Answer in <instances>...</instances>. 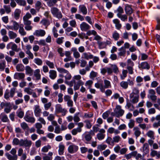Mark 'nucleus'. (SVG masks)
Returning a JSON list of instances; mask_svg holds the SVG:
<instances>
[{"instance_id":"obj_41","label":"nucleus","mask_w":160,"mask_h":160,"mask_svg":"<svg viewBox=\"0 0 160 160\" xmlns=\"http://www.w3.org/2000/svg\"><path fill=\"white\" fill-rule=\"evenodd\" d=\"M112 38L115 41H117L119 38L120 35L116 31H115L112 34Z\"/></svg>"},{"instance_id":"obj_24","label":"nucleus","mask_w":160,"mask_h":160,"mask_svg":"<svg viewBox=\"0 0 160 160\" xmlns=\"http://www.w3.org/2000/svg\"><path fill=\"white\" fill-rule=\"evenodd\" d=\"M40 72V69H37L35 70L33 72V75L36 78V80H40L41 78V75Z\"/></svg>"},{"instance_id":"obj_40","label":"nucleus","mask_w":160,"mask_h":160,"mask_svg":"<svg viewBox=\"0 0 160 160\" xmlns=\"http://www.w3.org/2000/svg\"><path fill=\"white\" fill-rule=\"evenodd\" d=\"M40 24L45 26L46 28H47L48 26L50 24V22L48 20L43 18L40 21Z\"/></svg>"},{"instance_id":"obj_52","label":"nucleus","mask_w":160,"mask_h":160,"mask_svg":"<svg viewBox=\"0 0 160 160\" xmlns=\"http://www.w3.org/2000/svg\"><path fill=\"white\" fill-rule=\"evenodd\" d=\"M82 131V129L77 128L73 129L71 131L72 134L73 135H76L78 132L80 133Z\"/></svg>"},{"instance_id":"obj_16","label":"nucleus","mask_w":160,"mask_h":160,"mask_svg":"<svg viewBox=\"0 0 160 160\" xmlns=\"http://www.w3.org/2000/svg\"><path fill=\"white\" fill-rule=\"evenodd\" d=\"M25 77V73L22 72H16L13 76L14 79L18 80H23Z\"/></svg>"},{"instance_id":"obj_25","label":"nucleus","mask_w":160,"mask_h":160,"mask_svg":"<svg viewBox=\"0 0 160 160\" xmlns=\"http://www.w3.org/2000/svg\"><path fill=\"white\" fill-rule=\"evenodd\" d=\"M18 32L22 36H24L27 34V32L24 28V25L23 24H20V27L18 28Z\"/></svg>"},{"instance_id":"obj_48","label":"nucleus","mask_w":160,"mask_h":160,"mask_svg":"<svg viewBox=\"0 0 160 160\" xmlns=\"http://www.w3.org/2000/svg\"><path fill=\"white\" fill-rule=\"evenodd\" d=\"M34 62L38 66H41L42 64V61L41 59L37 58L33 60Z\"/></svg>"},{"instance_id":"obj_2","label":"nucleus","mask_w":160,"mask_h":160,"mask_svg":"<svg viewBox=\"0 0 160 160\" xmlns=\"http://www.w3.org/2000/svg\"><path fill=\"white\" fill-rule=\"evenodd\" d=\"M51 12L54 17L58 19H61L62 18V15L60 11L57 8L52 7L51 9Z\"/></svg>"},{"instance_id":"obj_13","label":"nucleus","mask_w":160,"mask_h":160,"mask_svg":"<svg viewBox=\"0 0 160 160\" xmlns=\"http://www.w3.org/2000/svg\"><path fill=\"white\" fill-rule=\"evenodd\" d=\"M105 130L103 129H101L99 130V132L97 135V137L99 140H103L105 137Z\"/></svg>"},{"instance_id":"obj_39","label":"nucleus","mask_w":160,"mask_h":160,"mask_svg":"<svg viewBox=\"0 0 160 160\" xmlns=\"http://www.w3.org/2000/svg\"><path fill=\"white\" fill-rule=\"evenodd\" d=\"M57 2V0H49L47 2V4L49 7H51L54 6Z\"/></svg>"},{"instance_id":"obj_44","label":"nucleus","mask_w":160,"mask_h":160,"mask_svg":"<svg viewBox=\"0 0 160 160\" xmlns=\"http://www.w3.org/2000/svg\"><path fill=\"white\" fill-rule=\"evenodd\" d=\"M6 66V61L4 60H2L0 61V71H3Z\"/></svg>"},{"instance_id":"obj_50","label":"nucleus","mask_w":160,"mask_h":160,"mask_svg":"<svg viewBox=\"0 0 160 160\" xmlns=\"http://www.w3.org/2000/svg\"><path fill=\"white\" fill-rule=\"evenodd\" d=\"M111 67L112 71L115 73H117L119 72L118 68L115 64H111Z\"/></svg>"},{"instance_id":"obj_59","label":"nucleus","mask_w":160,"mask_h":160,"mask_svg":"<svg viewBox=\"0 0 160 160\" xmlns=\"http://www.w3.org/2000/svg\"><path fill=\"white\" fill-rule=\"evenodd\" d=\"M1 121L4 122H9L10 121L8 118L7 116L6 115L4 114L2 116L1 118Z\"/></svg>"},{"instance_id":"obj_46","label":"nucleus","mask_w":160,"mask_h":160,"mask_svg":"<svg viewBox=\"0 0 160 160\" xmlns=\"http://www.w3.org/2000/svg\"><path fill=\"white\" fill-rule=\"evenodd\" d=\"M139 91L138 89L136 88H134L132 89V92L130 94V97H133V95H138Z\"/></svg>"},{"instance_id":"obj_32","label":"nucleus","mask_w":160,"mask_h":160,"mask_svg":"<svg viewBox=\"0 0 160 160\" xmlns=\"http://www.w3.org/2000/svg\"><path fill=\"white\" fill-rule=\"evenodd\" d=\"M133 130L134 131V134L136 138H137L141 134V131L139 128L137 127H134Z\"/></svg>"},{"instance_id":"obj_45","label":"nucleus","mask_w":160,"mask_h":160,"mask_svg":"<svg viewBox=\"0 0 160 160\" xmlns=\"http://www.w3.org/2000/svg\"><path fill=\"white\" fill-rule=\"evenodd\" d=\"M9 37L10 39H14L17 37V34L12 31H9L8 32Z\"/></svg>"},{"instance_id":"obj_51","label":"nucleus","mask_w":160,"mask_h":160,"mask_svg":"<svg viewBox=\"0 0 160 160\" xmlns=\"http://www.w3.org/2000/svg\"><path fill=\"white\" fill-rule=\"evenodd\" d=\"M143 78L140 76H138L136 78V82L138 83V86H140L141 85V83L143 81Z\"/></svg>"},{"instance_id":"obj_11","label":"nucleus","mask_w":160,"mask_h":160,"mask_svg":"<svg viewBox=\"0 0 160 160\" xmlns=\"http://www.w3.org/2000/svg\"><path fill=\"white\" fill-rule=\"evenodd\" d=\"M155 91L152 89L149 90L148 94V98L150 99L152 101H156L157 99V97L155 95Z\"/></svg>"},{"instance_id":"obj_6","label":"nucleus","mask_w":160,"mask_h":160,"mask_svg":"<svg viewBox=\"0 0 160 160\" xmlns=\"http://www.w3.org/2000/svg\"><path fill=\"white\" fill-rule=\"evenodd\" d=\"M55 112L57 113H62L63 116H65L67 112L65 108H63L61 105L59 104H56L55 107Z\"/></svg>"},{"instance_id":"obj_56","label":"nucleus","mask_w":160,"mask_h":160,"mask_svg":"<svg viewBox=\"0 0 160 160\" xmlns=\"http://www.w3.org/2000/svg\"><path fill=\"white\" fill-rule=\"evenodd\" d=\"M16 2L20 6H25L26 2L25 0H15Z\"/></svg>"},{"instance_id":"obj_27","label":"nucleus","mask_w":160,"mask_h":160,"mask_svg":"<svg viewBox=\"0 0 160 160\" xmlns=\"http://www.w3.org/2000/svg\"><path fill=\"white\" fill-rule=\"evenodd\" d=\"M113 23L115 24L116 28L118 30L120 29L122 27V24L120 21L118 19H115L113 20Z\"/></svg>"},{"instance_id":"obj_3","label":"nucleus","mask_w":160,"mask_h":160,"mask_svg":"<svg viewBox=\"0 0 160 160\" xmlns=\"http://www.w3.org/2000/svg\"><path fill=\"white\" fill-rule=\"evenodd\" d=\"M16 89V88H12L10 89V92L7 90H6L4 94V98L8 100L10 97H13L15 93Z\"/></svg>"},{"instance_id":"obj_37","label":"nucleus","mask_w":160,"mask_h":160,"mask_svg":"<svg viewBox=\"0 0 160 160\" xmlns=\"http://www.w3.org/2000/svg\"><path fill=\"white\" fill-rule=\"evenodd\" d=\"M139 97L138 95H133V97H130L131 102L133 104L137 103L138 101Z\"/></svg>"},{"instance_id":"obj_43","label":"nucleus","mask_w":160,"mask_h":160,"mask_svg":"<svg viewBox=\"0 0 160 160\" xmlns=\"http://www.w3.org/2000/svg\"><path fill=\"white\" fill-rule=\"evenodd\" d=\"M104 85L105 89L106 88H111V85L110 82L106 79L104 80Z\"/></svg>"},{"instance_id":"obj_26","label":"nucleus","mask_w":160,"mask_h":160,"mask_svg":"<svg viewBox=\"0 0 160 160\" xmlns=\"http://www.w3.org/2000/svg\"><path fill=\"white\" fill-rule=\"evenodd\" d=\"M142 151L145 155L148 154L149 152V147L148 144L145 143L143 144L142 147Z\"/></svg>"},{"instance_id":"obj_60","label":"nucleus","mask_w":160,"mask_h":160,"mask_svg":"<svg viewBox=\"0 0 160 160\" xmlns=\"http://www.w3.org/2000/svg\"><path fill=\"white\" fill-rule=\"evenodd\" d=\"M107 146L105 144H100L98 145L97 148L100 151H102L105 150Z\"/></svg>"},{"instance_id":"obj_57","label":"nucleus","mask_w":160,"mask_h":160,"mask_svg":"<svg viewBox=\"0 0 160 160\" xmlns=\"http://www.w3.org/2000/svg\"><path fill=\"white\" fill-rule=\"evenodd\" d=\"M118 17L123 21H125V20H127L128 19L127 16L125 14H118Z\"/></svg>"},{"instance_id":"obj_38","label":"nucleus","mask_w":160,"mask_h":160,"mask_svg":"<svg viewBox=\"0 0 160 160\" xmlns=\"http://www.w3.org/2000/svg\"><path fill=\"white\" fill-rule=\"evenodd\" d=\"M16 69L18 72H23L25 68L22 64H18L16 66Z\"/></svg>"},{"instance_id":"obj_5","label":"nucleus","mask_w":160,"mask_h":160,"mask_svg":"<svg viewBox=\"0 0 160 160\" xmlns=\"http://www.w3.org/2000/svg\"><path fill=\"white\" fill-rule=\"evenodd\" d=\"M11 23L12 24V25H7L6 28L8 30L10 29L15 31H17L20 27V24L15 21L12 20L11 21Z\"/></svg>"},{"instance_id":"obj_54","label":"nucleus","mask_w":160,"mask_h":160,"mask_svg":"<svg viewBox=\"0 0 160 160\" xmlns=\"http://www.w3.org/2000/svg\"><path fill=\"white\" fill-rule=\"evenodd\" d=\"M51 148V146L49 145H48L44 146L42 149L41 151L44 152H47L48 151V150L50 149Z\"/></svg>"},{"instance_id":"obj_58","label":"nucleus","mask_w":160,"mask_h":160,"mask_svg":"<svg viewBox=\"0 0 160 160\" xmlns=\"http://www.w3.org/2000/svg\"><path fill=\"white\" fill-rule=\"evenodd\" d=\"M57 52L60 54V56L61 57H63L64 55V53L63 52V49L61 47H58Z\"/></svg>"},{"instance_id":"obj_28","label":"nucleus","mask_w":160,"mask_h":160,"mask_svg":"<svg viewBox=\"0 0 160 160\" xmlns=\"http://www.w3.org/2000/svg\"><path fill=\"white\" fill-rule=\"evenodd\" d=\"M58 153L60 155H62L63 154L64 150L65 148L64 145L62 144V143H60L58 146Z\"/></svg>"},{"instance_id":"obj_62","label":"nucleus","mask_w":160,"mask_h":160,"mask_svg":"<svg viewBox=\"0 0 160 160\" xmlns=\"http://www.w3.org/2000/svg\"><path fill=\"white\" fill-rule=\"evenodd\" d=\"M127 71L126 70H123L122 75H121V78L122 80L124 79L127 76Z\"/></svg>"},{"instance_id":"obj_15","label":"nucleus","mask_w":160,"mask_h":160,"mask_svg":"<svg viewBox=\"0 0 160 160\" xmlns=\"http://www.w3.org/2000/svg\"><path fill=\"white\" fill-rule=\"evenodd\" d=\"M46 33V32L45 30L42 29H39L35 30L33 34L38 37H42L45 36Z\"/></svg>"},{"instance_id":"obj_31","label":"nucleus","mask_w":160,"mask_h":160,"mask_svg":"<svg viewBox=\"0 0 160 160\" xmlns=\"http://www.w3.org/2000/svg\"><path fill=\"white\" fill-rule=\"evenodd\" d=\"M94 135V133L92 132V131L91 130L89 132V133L86 134L85 136V138L86 141H90L92 138V137L91 136V135Z\"/></svg>"},{"instance_id":"obj_29","label":"nucleus","mask_w":160,"mask_h":160,"mask_svg":"<svg viewBox=\"0 0 160 160\" xmlns=\"http://www.w3.org/2000/svg\"><path fill=\"white\" fill-rule=\"evenodd\" d=\"M25 71L26 74L30 76L32 75L33 72V70L29 66H27L25 67Z\"/></svg>"},{"instance_id":"obj_20","label":"nucleus","mask_w":160,"mask_h":160,"mask_svg":"<svg viewBox=\"0 0 160 160\" xmlns=\"http://www.w3.org/2000/svg\"><path fill=\"white\" fill-rule=\"evenodd\" d=\"M125 11L126 13L128 15H130L133 13V10L131 6L128 4L125 5Z\"/></svg>"},{"instance_id":"obj_22","label":"nucleus","mask_w":160,"mask_h":160,"mask_svg":"<svg viewBox=\"0 0 160 160\" xmlns=\"http://www.w3.org/2000/svg\"><path fill=\"white\" fill-rule=\"evenodd\" d=\"M93 58V55L90 52H83L82 55V58L87 60L92 59Z\"/></svg>"},{"instance_id":"obj_64","label":"nucleus","mask_w":160,"mask_h":160,"mask_svg":"<svg viewBox=\"0 0 160 160\" xmlns=\"http://www.w3.org/2000/svg\"><path fill=\"white\" fill-rule=\"evenodd\" d=\"M4 8L7 13H9L11 11L10 5H5L3 6Z\"/></svg>"},{"instance_id":"obj_53","label":"nucleus","mask_w":160,"mask_h":160,"mask_svg":"<svg viewBox=\"0 0 160 160\" xmlns=\"http://www.w3.org/2000/svg\"><path fill=\"white\" fill-rule=\"evenodd\" d=\"M45 62L46 65H48L50 68L53 69L54 68V64L53 62H51L48 60H46Z\"/></svg>"},{"instance_id":"obj_23","label":"nucleus","mask_w":160,"mask_h":160,"mask_svg":"<svg viewBox=\"0 0 160 160\" xmlns=\"http://www.w3.org/2000/svg\"><path fill=\"white\" fill-rule=\"evenodd\" d=\"M150 155L152 157L156 156V158L159 159L160 158V152L151 149Z\"/></svg>"},{"instance_id":"obj_30","label":"nucleus","mask_w":160,"mask_h":160,"mask_svg":"<svg viewBox=\"0 0 160 160\" xmlns=\"http://www.w3.org/2000/svg\"><path fill=\"white\" fill-rule=\"evenodd\" d=\"M5 155L9 160H17L18 159L17 155L12 156L8 152L6 153Z\"/></svg>"},{"instance_id":"obj_17","label":"nucleus","mask_w":160,"mask_h":160,"mask_svg":"<svg viewBox=\"0 0 160 160\" xmlns=\"http://www.w3.org/2000/svg\"><path fill=\"white\" fill-rule=\"evenodd\" d=\"M95 87L98 89H99L102 92H105V89L102 82H98L95 84Z\"/></svg>"},{"instance_id":"obj_1","label":"nucleus","mask_w":160,"mask_h":160,"mask_svg":"<svg viewBox=\"0 0 160 160\" xmlns=\"http://www.w3.org/2000/svg\"><path fill=\"white\" fill-rule=\"evenodd\" d=\"M81 77L79 75H75L73 77L72 79L76 82L73 87L74 90H78L80 86H82L84 84V82L81 80Z\"/></svg>"},{"instance_id":"obj_21","label":"nucleus","mask_w":160,"mask_h":160,"mask_svg":"<svg viewBox=\"0 0 160 160\" xmlns=\"http://www.w3.org/2000/svg\"><path fill=\"white\" fill-rule=\"evenodd\" d=\"M79 10L84 15H86L88 12L87 9L86 7L84 5H81L79 6Z\"/></svg>"},{"instance_id":"obj_4","label":"nucleus","mask_w":160,"mask_h":160,"mask_svg":"<svg viewBox=\"0 0 160 160\" xmlns=\"http://www.w3.org/2000/svg\"><path fill=\"white\" fill-rule=\"evenodd\" d=\"M1 106L2 107H5L4 111L6 113H8L10 112L12 109V106L10 102H2L0 103Z\"/></svg>"},{"instance_id":"obj_42","label":"nucleus","mask_w":160,"mask_h":160,"mask_svg":"<svg viewBox=\"0 0 160 160\" xmlns=\"http://www.w3.org/2000/svg\"><path fill=\"white\" fill-rule=\"evenodd\" d=\"M20 126L22 128L24 131H28L29 128L28 124L25 122H22L20 123Z\"/></svg>"},{"instance_id":"obj_55","label":"nucleus","mask_w":160,"mask_h":160,"mask_svg":"<svg viewBox=\"0 0 160 160\" xmlns=\"http://www.w3.org/2000/svg\"><path fill=\"white\" fill-rule=\"evenodd\" d=\"M118 12L117 15L118 16V14L121 15L122 14V13H123L124 10L123 8L121 6H120L118 8L116 12Z\"/></svg>"},{"instance_id":"obj_61","label":"nucleus","mask_w":160,"mask_h":160,"mask_svg":"<svg viewBox=\"0 0 160 160\" xmlns=\"http://www.w3.org/2000/svg\"><path fill=\"white\" fill-rule=\"evenodd\" d=\"M121 140V138L119 136H116L113 138L112 142L118 143Z\"/></svg>"},{"instance_id":"obj_49","label":"nucleus","mask_w":160,"mask_h":160,"mask_svg":"<svg viewBox=\"0 0 160 160\" xmlns=\"http://www.w3.org/2000/svg\"><path fill=\"white\" fill-rule=\"evenodd\" d=\"M147 135L151 139L154 140L155 139L154 137V132L152 130L149 131L146 133Z\"/></svg>"},{"instance_id":"obj_9","label":"nucleus","mask_w":160,"mask_h":160,"mask_svg":"<svg viewBox=\"0 0 160 160\" xmlns=\"http://www.w3.org/2000/svg\"><path fill=\"white\" fill-rule=\"evenodd\" d=\"M21 147H24L26 149L27 148L29 149L32 145V142L30 140L27 139H21Z\"/></svg>"},{"instance_id":"obj_63","label":"nucleus","mask_w":160,"mask_h":160,"mask_svg":"<svg viewBox=\"0 0 160 160\" xmlns=\"http://www.w3.org/2000/svg\"><path fill=\"white\" fill-rule=\"evenodd\" d=\"M93 83V82L92 80H89L86 82L85 83V86H88V89H90L92 87Z\"/></svg>"},{"instance_id":"obj_36","label":"nucleus","mask_w":160,"mask_h":160,"mask_svg":"<svg viewBox=\"0 0 160 160\" xmlns=\"http://www.w3.org/2000/svg\"><path fill=\"white\" fill-rule=\"evenodd\" d=\"M21 139L19 140L17 138H14L13 140L12 143L14 145H19L21 146Z\"/></svg>"},{"instance_id":"obj_7","label":"nucleus","mask_w":160,"mask_h":160,"mask_svg":"<svg viewBox=\"0 0 160 160\" xmlns=\"http://www.w3.org/2000/svg\"><path fill=\"white\" fill-rule=\"evenodd\" d=\"M120 86L124 89H127L128 87V85L133 86L134 82L132 80L128 79L127 81H122L120 83Z\"/></svg>"},{"instance_id":"obj_18","label":"nucleus","mask_w":160,"mask_h":160,"mask_svg":"<svg viewBox=\"0 0 160 160\" xmlns=\"http://www.w3.org/2000/svg\"><path fill=\"white\" fill-rule=\"evenodd\" d=\"M138 68L140 69H146L148 70L150 68V66L147 62H142L141 63L139 64Z\"/></svg>"},{"instance_id":"obj_34","label":"nucleus","mask_w":160,"mask_h":160,"mask_svg":"<svg viewBox=\"0 0 160 160\" xmlns=\"http://www.w3.org/2000/svg\"><path fill=\"white\" fill-rule=\"evenodd\" d=\"M49 74L50 78L52 79H54L57 77V72L55 70H50Z\"/></svg>"},{"instance_id":"obj_8","label":"nucleus","mask_w":160,"mask_h":160,"mask_svg":"<svg viewBox=\"0 0 160 160\" xmlns=\"http://www.w3.org/2000/svg\"><path fill=\"white\" fill-rule=\"evenodd\" d=\"M116 116L118 118L122 116L124 113V111L121 108V106L117 105L114 109Z\"/></svg>"},{"instance_id":"obj_35","label":"nucleus","mask_w":160,"mask_h":160,"mask_svg":"<svg viewBox=\"0 0 160 160\" xmlns=\"http://www.w3.org/2000/svg\"><path fill=\"white\" fill-rule=\"evenodd\" d=\"M118 51H120V52L118 53V55L119 56H125L126 51L124 48L121 47V48L118 49Z\"/></svg>"},{"instance_id":"obj_12","label":"nucleus","mask_w":160,"mask_h":160,"mask_svg":"<svg viewBox=\"0 0 160 160\" xmlns=\"http://www.w3.org/2000/svg\"><path fill=\"white\" fill-rule=\"evenodd\" d=\"M78 146L73 144L70 145L68 149V152L71 154L76 152L78 151Z\"/></svg>"},{"instance_id":"obj_19","label":"nucleus","mask_w":160,"mask_h":160,"mask_svg":"<svg viewBox=\"0 0 160 160\" xmlns=\"http://www.w3.org/2000/svg\"><path fill=\"white\" fill-rule=\"evenodd\" d=\"M41 109L38 105L35 106L34 107V113L35 116L37 117H39L40 116Z\"/></svg>"},{"instance_id":"obj_33","label":"nucleus","mask_w":160,"mask_h":160,"mask_svg":"<svg viewBox=\"0 0 160 160\" xmlns=\"http://www.w3.org/2000/svg\"><path fill=\"white\" fill-rule=\"evenodd\" d=\"M21 12V11L19 9H16L15 10L14 13V17L16 20L19 18Z\"/></svg>"},{"instance_id":"obj_47","label":"nucleus","mask_w":160,"mask_h":160,"mask_svg":"<svg viewBox=\"0 0 160 160\" xmlns=\"http://www.w3.org/2000/svg\"><path fill=\"white\" fill-rule=\"evenodd\" d=\"M16 113L17 116L20 118H22L24 116V112L21 108L18 109Z\"/></svg>"},{"instance_id":"obj_10","label":"nucleus","mask_w":160,"mask_h":160,"mask_svg":"<svg viewBox=\"0 0 160 160\" xmlns=\"http://www.w3.org/2000/svg\"><path fill=\"white\" fill-rule=\"evenodd\" d=\"M24 119L25 120L29 122L34 123L35 122V119L32 116V113H27L24 117Z\"/></svg>"},{"instance_id":"obj_14","label":"nucleus","mask_w":160,"mask_h":160,"mask_svg":"<svg viewBox=\"0 0 160 160\" xmlns=\"http://www.w3.org/2000/svg\"><path fill=\"white\" fill-rule=\"evenodd\" d=\"M80 28L81 31L86 32L90 29L91 27L86 22H83L80 25Z\"/></svg>"}]
</instances>
